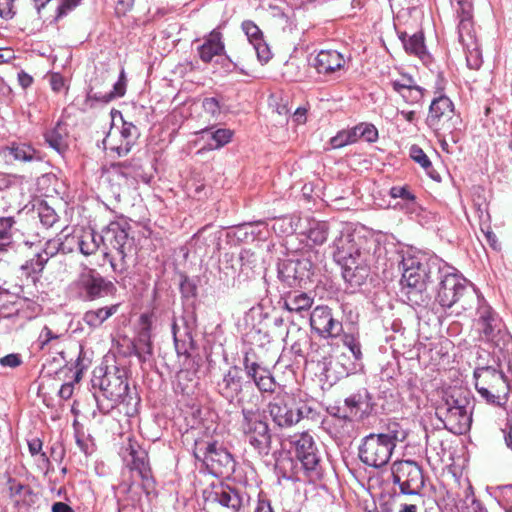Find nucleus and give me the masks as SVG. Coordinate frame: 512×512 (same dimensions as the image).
Wrapping results in <instances>:
<instances>
[{
    "label": "nucleus",
    "instance_id": "f257e3e1",
    "mask_svg": "<svg viewBox=\"0 0 512 512\" xmlns=\"http://www.w3.org/2000/svg\"><path fill=\"white\" fill-rule=\"evenodd\" d=\"M333 245L334 257L342 265L343 278L352 286L365 282L383 250L377 241L359 238L356 242L350 233H341Z\"/></svg>",
    "mask_w": 512,
    "mask_h": 512
},
{
    "label": "nucleus",
    "instance_id": "f03ea898",
    "mask_svg": "<svg viewBox=\"0 0 512 512\" xmlns=\"http://www.w3.org/2000/svg\"><path fill=\"white\" fill-rule=\"evenodd\" d=\"M442 261L437 258L425 259L409 255L402 260V293L412 306H424L430 296L427 285L441 273Z\"/></svg>",
    "mask_w": 512,
    "mask_h": 512
},
{
    "label": "nucleus",
    "instance_id": "7ed1b4c3",
    "mask_svg": "<svg viewBox=\"0 0 512 512\" xmlns=\"http://www.w3.org/2000/svg\"><path fill=\"white\" fill-rule=\"evenodd\" d=\"M474 397L462 388H449L443 391L435 407V415L445 429L456 435L465 434L472 424Z\"/></svg>",
    "mask_w": 512,
    "mask_h": 512
},
{
    "label": "nucleus",
    "instance_id": "20e7f679",
    "mask_svg": "<svg viewBox=\"0 0 512 512\" xmlns=\"http://www.w3.org/2000/svg\"><path fill=\"white\" fill-rule=\"evenodd\" d=\"M435 280H438L435 300L443 308L458 304L462 310H469L482 301L474 286L446 263H442L441 273L436 275Z\"/></svg>",
    "mask_w": 512,
    "mask_h": 512
},
{
    "label": "nucleus",
    "instance_id": "39448f33",
    "mask_svg": "<svg viewBox=\"0 0 512 512\" xmlns=\"http://www.w3.org/2000/svg\"><path fill=\"white\" fill-rule=\"evenodd\" d=\"M405 438L406 433L399 424L392 423L385 432L371 433L362 439L359 458L368 466L380 468L389 462L397 442H402Z\"/></svg>",
    "mask_w": 512,
    "mask_h": 512
},
{
    "label": "nucleus",
    "instance_id": "423d86ee",
    "mask_svg": "<svg viewBox=\"0 0 512 512\" xmlns=\"http://www.w3.org/2000/svg\"><path fill=\"white\" fill-rule=\"evenodd\" d=\"M127 223L111 222L102 231L103 256L115 273L127 271L128 258L134 251V238L129 234Z\"/></svg>",
    "mask_w": 512,
    "mask_h": 512
},
{
    "label": "nucleus",
    "instance_id": "0eeeda50",
    "mask_svg": "<svg viewBox=\"0 0 512 512\" xmlns=\"http://www.w3.org/2000/svg\"><path fill=\"white\" fill-rule=\"evenodd\" d=\"M239 429L245 442L259 455H269L272 433L265 415L259 408L243 407L241 409Z\"/></svg>",
    "mask_w": 512,
    "mask_h": 512
},
{
    "label": "nucleus",
    "instance_id": "6e6552de",
    "mask_svg": "<svg viewBox=\"0 0 512 512\" xmlns=\"http://www.w3.org/2000/svg\"><path fill=\"white\" fill-rule=\"evenodd\" d=\"M477 305V318L474 325L481 342L492 347L505 348L511 342V335L499 315L489 306L482 297Z\"/></svg>",
    "mask_w": 512,
    "mask_h": 512
},
{
    "label": "nucleus",
    "instance_id": "1a4fd4ad",
    "mask_svg": "<svg viewBox=\"0 0 512 512\" xmlns=\"http://www.w3.org/2000/svg\"><path fill=\"white\" fill-rule=\"evenodd\" d=\"M473 376L477 392L487 403L495 406L507 403L511 387L502 371L492 366H478Z\"/></svg>",
    "mask_w": 512,
    "mask_h": 512
},
{
    "label": "nucleus",
    "instance_id": "9d476101",
    "mask_svg": "<svg viewBox=\"0 0 512 512\" xmlns=\"http://www.w3.org/2000/svg\"><path fill=\"white\" fill-rule=\"evenodd\" d=\"M101 395L94 394L100 412L108 413L128 395L129 385L123 370L115 368L106 372L99 380Z\"/></svg>",
    "mask_w": 512,
    "mask_h": 512
},
{
    "label": "nucleus",
    "instance_id": "9b49d317",
    "mask_svg": "<svg viewBox=\"0 0 512 512\" xmlns=\"http://www.w3.org/2000/svg\"><path fill=\"white\" fill-rule=\"evenodd\" d=\"M392 481L403 495L415 496L421 501V491L425 485L422 467L413 460H401L392 464Z\"/></svg>",
    "mask_w": 512,
    "mask_h": 512
},
{
    "label": "nucleus",
    "instance_id": "f8f14e48",
    "mask_svg": "<svg viewBox=\"0 0 512 512\" xmlns=\"http://www.w3.org/2000/svg\"><path fill=\"white\" fill-rule=\"evenodd\" d=\"M268 412L275 425L288 428L309 417L313 409L307 405L295 407L293 399L285 393L277 395L268 404Z\"/></svg>",
    "mask_w": 512,
    "mask_h": 512
},
{
    "label": "nucleus",
    "instance_id": "ddd939ff",
    "mask_svg": "<svg viewBox=\"0 0 512 512\" xmlns=\"http://www.w3.org/2000/svg\"><path fill=\"white\" fill-rule=\"evenodd\" d=\"M426 124L438 137L455 129L457 116L454 104L449 97L434 96L429 106Z\"/></svg>",
    "mask_w": 512,
    "mask_h": 512
},
{
    "label": "nucleus",
    "instance_id": "4468645a",
    "mask_svg": "<svg viewBox=\"0 0 512 512\" xmlns=\"http://www.w3.org/2000/svg\"><path fill=\"white\" fill-rule=\"evenodd\" d=\"M76 285L84 300H95L112 294L115 286L93 269H85L78 277Z\"/></svg>",
    "mask_w": 512,
    "mask_h": 512
},
{
    "label": "nucleus",
    "instance_id": "2eb2a0df",
    "mask_svg": "<svg viewBox=\"0 0 512 512\" xmlns=\"http://www.w3.org/2000/svg\"><path fill=\"white\" fill-rule=\"evenodd\" d=\"M312 262L307 258L285 259L278 263V279L287 287L306 284L312 276Z\"/></svg>",
    "mask_w": 512,
    "mask_h": 512
},
{
    "label": "nucleus",
    "instance_id": "dca6fc26",
    "mask_svg": "<svg viewBox=\"0 0 512 512\" xmlns=\"http://www.w3.org/2000/svg\"><path fill=\"white\" fill-rule=\"evenodd\" d=\"M295 456L301 462L305 473L310 477L320 475V455L313 437L308 433L300 434L293 441Z\"/></svg>",
    "mask_w": 512,
    "mask_h": 512
},
{
    "label": "nucleus",
    "instance_id": "f3484780",
    "mask_svg": "<svg viewBox=\"0 0 512 512\" xmlns=\"http://www.w3.org/2000/svg\"><path fill=\"white\" fill-rule=\"evenodd\" d=\"M458 19V41L462 46L472 45L477 41L473 22L472 0H451Z\"/></svg>",
    "mask_w": 512,
    "mask_h": 512
},
{
    "label": "nucleus",
    "instance_id": "a211bd4d",
    "mask_svg": "<svg viewBox=\"0 0 512 512\" xmlns=\"http://www.w3.org/2000/svg\"><path fill=\"white\" fill-rule=\"evenodd\" d=\"M310 326L322 338H337L343 332L342 322L334 318L327 306H317L310 314Z\"/></svg>",
    "mask_w": 512,
    "mask_h": 512
},
{
    "label": "nucleus",
    "instance_id": "6ab92c4d",
    "mask_svg": "<svg viewBox=\"0 0 512 512\" xmlns=\"http://www.w3.org/2000/svg\"><path fill=\"white\" fill-rule=\"evenodd\" d=\"M211 499L228 512H250V496L245 490L220 486L211 493Z\"/></svg>",
    "mask_w": 512,
    "mask_h": 512
},
{
    "label": "nucleus",
    "instance_id": "aec40b11",
    "mask_svg": "<svg viewBox=\"0 0 512 512\" xmlns=\"http://www.w3.org/2000/svg\"><path fill=\"white\" fill-rule=\"evenodd\" d=\"M138 128L130 123L123 122L121 129L111 130L103 143L105 149L115 152L119 157L127 155L138 138Z\"/></svg>",
    "mask_w": 512,
    "mask_h": 512
},
{
    "label": "nucleus",
    "instance_id": "412c9836",
    "mask_svg": "<svg viewBox=\"0 0 512 512\" xmlns=\"http://www.w3.org/2000/svg\"><path fill=\"white\" fill-rule=\"evenodd\" d=\"M194 455L214 473L222 474L223 469L232 470L234 466L231 454L216 442L207 444L204 449L197 448Z\"/></svg>",
    "mask_w": 512,
    "mask_h": 512
},
{
    "label": "nucleus",
    "instance_id": "4be33fe9",
    "mask_svg": "<svg viewBox=\"0 0 512 512\" xmlns=\"http://www.w3.org/2000/svg\"><path fill=\"white\" fill-rule=\"evenodd\" d=\"M243 367L247 377L254 382L260 392L271 394L275 391L276 381L271 371L253 360L249 352L243 357Z\"/></svg>",
    "mask_w": 512,
    "mask_h": 512
},
{
    "label": "nucleus",
    "instance_id": "5701e85b",
    "mask_svg": "<svg viewBox=\"0 0 512 512\" xmlns=\"http://www.w3.org/2000/svg\"><path fill=\"white\" fill-rule=\"evenodd\" d=\"M390 85L403 101L410 105L421 103L426 94V89L416 85L413 78L408 75L391 79Z\"/></svg>",
    "mask_w": 512,
    "mask_h": 512
},
{
    "label": "nucleus",
    "instance_id": "b1692460",
    "mask_svg": "<svg viewBox=\"0 0 512 512\" xmlns=\"http://www.w3.org/2000/svg\"><path fill=\"white\" fill-rule=\"evenodd\" d=\"M242 390L243 377L237 366L230 367L222 379L217 382L218 393L230 403L240 395Z\"/></svg>",
    "mask_w": 512,
    "mask_h": 512
},
{
    "label": "nucleus",
    "instance_id": "393cba45",
    "mask_svg": "<svg viewBox=\"0 0 512 512\" xmlns=\"http://www.w3.org/2000/svg\"><path fill=\"white\" fill-rule=\"evenodd\" d=\"M311 64L319 74L330 75L344 67L345 59L336 50H321Z\"/></svg>",
    "mask_w": 512,
    "mask_h": 512
},
{
    "label": "nucleus",
    "instance_id": "a878e982",
    "mask_svg": "<svg viewBox=\"0 0 512 512\" xmlns=\"http://www.w3.org/2000/svg\"><path fill=\"white\" fill-rule=\"evenodd\" d=\"M242 29L249 43L253 46L259 61L262 63L268 62L271 58V52L268 45L263 40V35L259 27L252 21H244L242 23Z\"/></svg>",
    "mask_w": 512,
    "mask_h": 512
},
{
    "label": "nucleus",
    "instance_id": "bb28decb",
    "mask_svg": "<svg viewBox=\"0 0 512 512\" xmlns=\"http://www.w3.org/2000/svg\"><path fill=\"white\" fill-rule=\"evenodd\" d=\"M128 462L132 470L138 472L143 480H148L151 477V470L147 462V454L136 442L129 440L128 447Z\"/></svg>",
    "mask_w": 512,
    "mask_h": 512
},
{
    "label": "nucleus",
    "instance_id": "cd10ccee",
    "mask_svg": "<svg viewBox=\"0 0 512 512\" xmlns=\"http://www.w3.org/2000/svg\"><path fill=\"white\" fill-rule=\"evenodd\" d=\"M223 51L222 34L216 29L211 31L204 43L198 47L199 57L205 63H209L215 56L221 55Z\"/></svg>",
    "mask_w": 512,
    "mask_h": 512
},
{
    "label": "nucleus",
    "instance_id": "c85d7f7f",
    "mask_svg": "<svg viewBox=\"0 0 512 512\" xmlns=\"http://www.w3.org/2000/svg\"><path fill=\"white\" fill-rule=\"evenodd\" d=\"M398 37L407 53L415 55L420 59L426 56V46L422 31L413 34H408L406 31H398Z\"/></svg>",
    "mask_w": 512,
    "mask_h": 512
},
{
    "label": "nucleus",
    "instance_id": "c756f323",
    "mask_svg": "<svg viewBox=\"0 0 512 512\" xmlns=\"http://www.w3.org/2000/svg\"><path fill=\"white\" fill-rule=\"evenodd\" d=\"M140 319L143 327L139 333L137 342L134 345V349L135 354L140 358V360L146 361L147 357H150L153 353L150 341V322L147 315H142Z\"/></svg>",
    "mask_w": 512,
    "mask_h": 512
},
{
    "label": "nucleus",
    "instance_id": "7c9ffc66",
    "mask_svg": "<svg viewBox=\"0 0 512 512\" xmlns=\"http://www.w3.org/2000/svg\"><path fill=\"white\" fill-rule=\"evenodd\" d=\"M314 303L310 293L294 291L284 297V308L290 312L302 313L308 311Z\"/></svg>",
    "mask_w": 512,
    "mask_h": 512
},
{
    "label": "nucleus",
    "instance_id": "2f4dec72",
    "mask_svg": "<svg viewBox=\"0 0 512 512\" xmlns=\"http://www.w3.org/2000/svg\"><path fill=\"white\" fill-rule=\"evenodd\" d=\"M102 244V234H97L92 229L79 230L78 251L84 256H90L97 252Z\"/></svg>",
    "mask_w": 512,
    "mask_h": 512
},
{
    "label": "nucleus",
    "instance_id": "473e14b6",
    "mask_svg": "<svg viewBox=\"0 0 512 512\" xmlns=\"http://www.w3.org/2000/svg\"><path fill=\"white\" fill-rule=\"evenodd\" d=\"M199 134L202 135V138H207L208 149L216 150L220 149L223 146L227 145L233 137V131L227 128H219L217 130H212V128H205L199 131Z\"/></svg>",
    "mask_w": 512,
    "mask_h": 512
},
{
    "label": "nucleus",
    "instance_id": "72a5a7b5",
    "mask_svg": "<svg viewBox=\"0 0 512 512\" xmlns=\"http://www.w3.org/2000/svg\"><path fill=\"white\" fill-rule=\"evenodd\" d=\"M117 310L118 305L89 310L84 313L82 320L90 328L95 329L100 327L109 317L115 314Z\"/></svg>",
    "mask_w": 512,
    "mask_h": 512
},
{
    "label": "nucleus",
    "instance_id": "f704fd0d",
    "mask_svg": "<svg viewBox=\"0 0 512 512\" xmlns=\"http://www.w3.org/2000/svg\"><path fill=\"white\" fill-rule=\"evenodd\" d=\"M66 138V128L60 123L45 133V140L48 145L59 153L64 152L67 148Z\"/></svg>",
    "mask_w": 512,
    "mask_h": 512
},
{
    "label": "nucleus",
    "instance_id": "c9c22d12",
    "mask_svg": "<svg viewBox=\"0 0 512 512\" xmlns=\"http://www.w3.org/2000/svg\"><path fill=\"white\" fill-rule=\"evenodd\" d=\"M126 75L124 69L121 70L119 78L113 85V90L109 93H94L90 97L96 101L108 103L115 98H120L125 95L126 92Z\"/></svg>",
    "mask_w": 512,
    "mask_h": 512
},
{
    "label": "nucleus",
    "instance_id": "e433bc0d",
    "mask_svg": "<svg viewBox=\"0 0 512 512\" xmlns=\"http://www.w3.org/2000/svg\"><path fill=\"white\" fill-rule=\"evenodd\" d=\"M362 403L363 397L361 394H352L345 399L344 408H338L334 415L343 419H352L358 415Z\"/></svg>",
    "mask_w": 512,
    "mask_h": 512
},
{
    "label": "nucleus",
    "instance_id": "4c0bfd02",
    "mask_svg": "<svg viewBox=\"0 0 512 512\" xmlns=\"http://www.w3.org/2000/svg\"><path fill=\"white\" fill-rule=\"evenodd\" d=\"M9 155H11L14 160L22 161V162H32L35 160H40V156L37 151L30 145L20 143H13L11 146L7 147Z\"/></svg>",
    "mask_w": 512,
    "mask_h": 512
},
{
    "label": "nucleus",
    "instance_id": "58836bf2",
    "mask_svg": "<svg viewBox=\"0 0 512 512\" xmlns=\"http://www.w3.org/2000/svg\"><path fill=\"white\" fill-rule=\"evenodd\" d=\"M329 224L325 221H314L306 232L307 238L315 245H322L328 237Z\"/></svg>",
    "mask_w": 512,
    "mask_h": 512
},
{
    "label": "nucleus",
    "instance_id": "ea45409f",
    "mask_svg": "<svg viewBox=\"0 0 512 512\" xmlns=\"http://www.w3.org/2000/svg\"><path fill=\"white\" fill-rule=\"evenodd\" d=\"M389 195L392 198H401L404 200L408 212L416 211V197L411 191H409L407 186H393L389 191Z\"/></svg>",
    "mask_w": 512,
    "mask_h": 512
},
{
    "label": "nucleus",
    "instance_id": "a19ab883",
    "mask_svg": "<svg viewBox=\"0 0 512 512\" xmlns=\"http://www.w3.org/2000/svg\"><path fill=\"white\" fill-rule=\"evenodd\" d=\"M57 237L61 244V253L68 254L78 250L79 230H75L72 233H66V230H63Z\"/></svg>",
    "mask_w": 512,
    "mask_h": 512
},
{
    "label": "nucleus",
    "instance_id": "79ce46f5",
    "mask_svg": "<svg viewBox=\"0 0 512 512\" xmlns=\"http://www.w3.org/2000/svg\"><path fill=\"white\" fill-rule=\"evenodd\" d=\"M358 140L357 131L354 127L349 130L339 131L334 137L330 139V145L334 149L342 148L346 145L355 143Z\"/></svg>",
    "mask_w": 512,
    "mask_h": 512
},
{
    "label": "nucleus",
    "instance_id": "37998d69",
    "mask_svg": "<svg viewBox=\"0 0 512 512\" xmlns=\"http://www.w3.org/2000/svg\"><path fill=\"white\" fill-rule=\"evenodd\" d=\"M45 265V258L35 254L33 258L27 260L24 264L21 265V270L27 277H32L41 273Z\"/></svg>",
    "mask_w": 512,
    "mask_h": 512
},
{
    "label": "nucleus",
    "instance_id": "c03bdc74",
    "mask_svg": "<svg viewBox=\"0 0 512 512\" xmlns=\"http://www.w3.org/2000/svg\"><path fill=\"white\" fill-rule=\"evenodd\" d=\"M463 48L466 53L467 66L470 69H479L482 64V59L478 41L474 42L472 45H465Z\"/></svg>",
    "mask_w": 512,
    "mask_h": 512
},
{
    "label": "nucleus",
    "instance_id": "a18cd8bd",
    "mask_svg": "<svg viewBox=\"0 0 512 512\" xmlns=\"http://www.w3.org/2000/svg\"><path fill=\"white\" fill-rule=\"evenodd\" d=\"M14 223L13 217H0V249L10 244Z\"/></svg>",
    "mask_w": 512,
    "mask_h": 512
},
{
    "label": "nucleus",
    "instance_id": "49530a36",
    "mask_svg": "<svg viewBox=\"0 0 512 512\" xmlns=\"http://www.w3.org/2000/svg\"><path fill=\"white\" fill-rule=\"evenodd\" d=\"M409 155L413 161L418 163L425 171L432 169V163L421 147L414 144L409 149Z\"/></svg>",
    "mask_w": 512,
    "mask_h": 512
},
{
    "label": "nucleus",
    "instance_id": "de8ad7c7",
    "mask_svg": "<svg viewBox=\"0 0 512 512\" xmlns=\"http://www.w3.org/2000/svg\"><path fill=\"white\" fill-rule=\"evenodd\" d=\"M42 441L39 438H33L28 441V449L31 455H39L41 461V467L48 469L50 461L47 455L42 451Z\"/></svg>",
    "mask_w": 512,
    "mask_h": 512
},
{
    "label": "nucleus",
    "instance_id": "09e8293b",
    "mask_svg": "<svg viewBox=\"0 0 512 512\" xmlns=\"http://www.w3.org/2000/svg\"><path fill=\"white\" fill-rule=\"evenodd\" d=\"M357 131L358 139L364 138L367 142L373 143L378 139V130L373 124H359L354 127Z\"/></svg>",
    "mask_w": 512,
    "mask_h": 512
},
{
    "label": "nucleus",
    "instance_id": "8fccbe9b",
    "mask_svg": "<svg viewBox=\"0 0 512 512\" xmlns=\"http://www.w3.org/2000/svg\"><path fill=\"white\" fill-rule=\"evenodd\" d=\"M61 252V244L59 242L58 237L55 239L48 240L43 249L38 252L37 254L43 258H45V262L47 263L48 260L55 256L57 253Z\"/></svg>",
    "mask_w": 512,
    "mask_h": 512
},
{
    "label": "nucleus",
    "instance_id": "3c124183",
    "mask_svg": "<svg viewBox=\"0 0 512 512\" xmlns=\"http://www.w3.org/2000/svg\"><path fill=\"white\" fill-rule=\"evenodd\" d=\"M202 108L205 113L217 118L221 113L220 101L215 97H206L202 101Z\"/></svg>",
    "mask_w": 512,
    "mask_h": 512
},
{
    "label": "nucleus",
    "instance_id": "603ef678",
    "mask_svg": "<svg viewBox=\"0 0 512 512\" xmlns=\"http://www.w3.org/2000/svg\"><path fill=\"white\" fill-rule=\"evenodd\" d=\"M39 218L41 223L48 228L52 227L57 222L58 215L52 208L43 206L39 208Z\"/></svg>",
    "mask_w": 512,
    "mask_h": 512
},
{
    "label": "nucleus",
    "instance_id": "864d4df0",
    "mask_svg": "<svg viewBox=\"0 0 512 512\" xmlns=\"http://www.w3.org/2000/svg\"><path fill=\"white\" fill-rule=\"evenodd\" d=\"M343 344L351 351L356 360L362 358L360 342L353 335L345 334L343 336Z\"/></svg>",
    "mask_w": 512,
    "mask_h": 512
},
{
    "label": "nucleus",
    "instance_id": "5fc2aeb1",
    "mask_svg": "<svg viewBox=\"0 0 512 512\" xmlns=\"http://www.w3.org/2000/svg\"><path fill=\"white\" fill-rule=\"evenodd\" d=\"M80 0H61L55 6L56 17L55 19H59L65 16L69 11L78 6Z\"/></svg>",
    "mask_w": 512,
    "mask_h": 512
},
{
    "label": "nucleus",
    "instance_id": "6e6d98bb",
    "mask_svg": "<svg viewBox=\"0 0 512 512\" xmlns=\"http://www.w3.org/2000/svg\"><path fill=\"white\" fill-rule=\"evenodd\" d=\"M15 0H0V17L3 19H11L15 15Z\"/></svg>",
    "mask_w": 512,
    "mask_h": 512
},
{
    "label": "nucleus",
    "instance_id": "4d7b16f0",
    "mask_svg": "<svg viewBox=\"0 0 512 512\" xmlns=\"http://www.w3.org/2000/svg\"><path fill=\"white\" fill-rule=\"evenodd\" d=\"M58 337L59 336L57 334H55L50 328L45 326L42 329V331L39 335V338H38V342L40 343V348L44 349L45 345H47L52 340L58 339Z\"/></svg>",
    "mask_w": 512,
    "mask_h": 512
},
{
    "label": "nucleus",
    "instance_id": "13d9d810",
    "mask_svg": "<svg viewBox=\"0 0 512 512\" xmlns=\"http://www.w3.org/2000/svg\"><path fill=\"white\" fill-rule=\"evenodd\" d=\"M22 363L21 357L19 354H8L2 358H0V364L4 367L15 368L18 367Z\"/></svg>",
    "mask_w": 512,
    "mask_h": 512
},
{
    "label": "nucleus",
    "instance_id": "bf43d9fd",
    "mask_svg": "<svg viewBox=\"0 0 512 512\" xmlns=\"http://www.w3.org/2000/svg\"><path fill=\"white\" fill-rule=\"evenodd\" d=\"M50 85L54 92H60L65 87V80L60 74L54 73L50 77Z\"/></svg>",
    "mask_w": 512,
    "mask_h": 512
},
{
    "label": "nucleus",
    "instance_id": "052dcab7",
    "mask_svg": "<svg viewBox=\"0 0 512 512\" xmlns=\"http://www.w3.org/2000/svg\"><path fill=\"white\" fill-rule=\"evenodd\" d=\"M446 86V80L443 77L442 73H438L436 76L435 84H434V96L445 95L444 90Z\"/></svg>",
    "mask_w": 512,
    "mask_h": 512
},
{
    "label": "nucleus",
    "instance_id": "680f3d73",
    "mask_svg": "<svg viewBox=\"0 0 512 512\" xmlns=\"http://www.w3.org/2000/svg\"><path fill=\"white\" fill-rule=\"evenodd\" d=\"M240 260L242 262V266L253 264L257 261L255 254L250 250H244L241 252Z\"/></svg>",
    "mask_w": 512,
    "mask_h": 512
},
{
    "label": "nucleus",
    "instance_id": "e2e57ef3",
    "mask_svg": "<svg viewBox=\"0 0 512 512\" xmlns=\"http://www.w3.org/2000/svg\"><path fill=\"white\" fill-rule=\"evenodd\" d=\"M18 82H19L20 86L25 89V88H28L32 84L33 78L26 72L21 71L18 73Z\"/></svg>",
    "mask_w": 512,
    "mask_h": 512
},
{
    "label": "nucleus",
    "instance_id": "0e129e2a",
    "mask_svg": "<svg viewBox=\"0 0 512 512\" xmlns=\"http://www.w3.org/2000/svg\"><path fill=\"white\" fill-rule=\"evenodd\" d=\"M485 238H486V241L487 243L494 249V250H498L500 249V245L498 243V240H497V237L495 235V233L491 230H487L485 233Z\"/></svg>",
    "mask_w": 512,
    "mask_h": 512
},
{
    "label": "nucleus",
    "instance_id": "69168bd1",
    "mask_svg": "<svg viewBox=\"0 0 512 512\" xmlns=\"http://www.w3.org/2000/svg\"><path fill=\"white\" fill-rule=\"evenodd\" d=\"M254 512H273L270 502L267 499L259 498Z\"/></svg>",
    "mask_w": 512,
    "mask_h": 512
},
{
    "label": "nucleus",
    "instance_id": "338daca9",
    "mask_svg": "<svg viewBox=\"0 0 512 512\" xmlns=\"http://www.w3.org/2000/svg\"><path fill=\"white\" fill-rule=\"evenodd\" d=\"M51 510L52 512H74V510L64 502H55Z\"/></svg>",
    "mask_w": 512,
    "mask_h": 512
},
{
    "label": "nucleus",
    "instance_id": "774afa93",
    "mask_svg": "<svg viewBox=\"0 0 512 512\" xmlns=\"http://www.w3.org/2000/svg\"><path fill=\"white\" fill-rule=\"evenodd\" d=\"M467 512H487V509L479 500L472 499L471 505L467 508Z\"/></svg>",
    "mask_w": 512,
    "mask_h": 512
}]
</instances>
